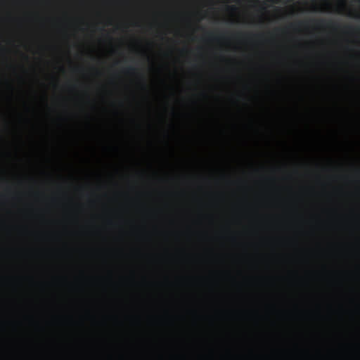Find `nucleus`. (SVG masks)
Listing matches in <instances>:
<instances>
[{"label": "nucleus", "mask_w": 360, "mask_h": 360, "mask_svg": "<svg viewBox=\"0 0 360 360\" xmlns=\"http://www.w3.org/2000/svg\"><path fill=\"white\" fill-rule=\"evenodd\" d=\"M134 72H136V68H134L133 66H129L127 68V69H125V73H127V74L131 75V74H134Z\"/></svg>", "instance_id": "1"}, {"label": "nucleus", "mask_w": 360, "mask_h": 360, "mask_svg": "<svg viewBox=\"0 0 360 360\" xmlns=\"http://www.w3.org/2000/svg\"><path fill=\"white\" fill-rule=\"evenodd\" d=\"M327 22L324 20H319V23L321 24V25L326 24Z\"/></svg>", "instance_id": "2"}, {"label": "nucleus", "mask_w": 360, "mask_h": 360, "mask_svg": "<svg viewBox=\"0 0 360 360\" xmlns=\"http://www.w3.org/2000/svg\"><path fill=\"white\" fill-rule=\"evenodd\" d=\"M229 9H231V11H235L236 7L235 6H229Z\"/></svg>", "instance_id": "3"}, {"label": "nucleus", "mask_w": 360, "mask_h": 360, "mask_svg": "<svg viewBox=\"0 0 360 360\" xmlns=\"http://www.w3.org/2000/svg\"><path fill=\"white\" fill-rule=\"evenodd\" d=\"M328 24L330 25H334V23L333 22H331V21H329Z\"/></svg>", "instance_id": "4"}]
</instances>
